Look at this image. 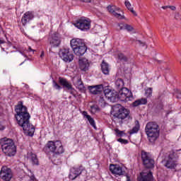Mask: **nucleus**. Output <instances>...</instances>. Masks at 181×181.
Listing matches in <instances>:
<instances>
[{
  "instance_id": "f257e3e1",
  "label": "nucleus",
  "mask_w": 181,
  "mask_h": 181,
  "mask_svg": "<svg viewBox=\"0 0 181 181\" xmlns=\"http://www.w3.org/2000/svg\"><path fill=\"white\" fill-rule=\"evenodd\" d=\"M15 111L16 112V118L20 127H22L23 131H27L29 135H33L35 133V127L30 124V115L28 112V107L24 106L22 103L16 106Z\"/></svg>"
},
{
  "instance_id": "f03ea898",
  "label": "nucleus",
  "mask_w": 181,
  "mask_h": 181,
  "mask_svg": "<svg viewBox=\"0 0 181 181\" xmlns=\"http://www.w3.org/2000/svg\"><path fill=\"white\" fill-rule=\"evenodd\" d=\"M104 94L105 98L110 101V103H117L118 100H126V101H132L134 100V96L132 95V92L128 88H122V90H119V94L115 90H111L110 89H105L104 90Z\"/></svg>"
},
{
  "instance_id": "7ed1b4c3",
  "label": "nucleus",
  "mask_w": 181,
  "mask_h": 181,
  "mask_svg": "<svg viewBox=\"0 0 181 181\" xmlns=\"http://www.w3.org/2000/svg\"><path fill=\"white\" fill-rule=\"evenodd\" d=\"M145 132L148 136L149 142L153 144L159 138V124L155 122H149L146 124Z\"/></svg>"
},
{
  "instance_id": "20e7f679",
  "label": "nucleus",
  "mask_w": 181,
  "mask_h": 181,
  "mask_svg": "<svg viewBox=\"0 0 181 181\" xmlns=\"http://www.w3.org/2000/svg\"><path fill=\"white\" fill-rule=\"evenodd\" d=\"M0 145L4 153L7 156H14L16 153V146L13 140L6 137L0 139Z\"/></svg>"
},
{
  "instance_id": "39448f33",
  "label": "nucleus",
  "mask_w": 181,
  "mask_h": 181,
  "mask_svg": "<svg viewBox=\"0 0 181 181\" xmlns=\"http://www.w3.org/2000/svg\"><path fill=\"white\" fill-rule=\"evenodd\" d=\"M141 161L146 169H153L155 168V160H153L151 153L145 151H141Z\"/></svg>"
},
{
  "instance_id": "423d86ee",
  "label": "nucleus",
  "mask_w": 181,
  "mask_h": 181,
  "mask_svg": "<svg viewBox=\"0 0 181 181\" xmlns=\"http://www.w3.org/2000/svg\"><path fill=\"white\" fill-rule=\"evenodd\" d=\"M177 158H179L177 153L172 152L162 161V163L167 169H175L177 165L175 159H177Z\"/></svg>"
},
{
  "instance_id": "0eeeda50",
  "label": "nucleus",
  "mask_w": 181,
  "mask_h": 181,
  "mask_svg": "<svg viewBox=\"0 0 181 181\" xmlns=\"http://www.w3.org/2000/svg\"><path fill=\"white\" fill-rule=\"evenodd\" d=\"M59 56L66 63H70L74 60V55L70 52V48L64 47L61 49Z\"/></svg>"
},
{
  "instance_id": "6e6552de",
  "label": "nucleus",
  "mask_w": 181,
  "mask_h": 181,
  "mask_svg": "<svg viewBox=\"0 0 181 181\" xmlns=\"http://www.w3.org/2000/svg\"><path fill=\"white\" fill-rule=\"evenodd\" d=\"M74 25L81 30H88V29H90V26H91V23L90 21L86 19V18L82 17L76 21Z\"/></svg>"
},
{
  "instance_id": "1a4fd4ad",
  "label": "nucleus",
  "mask_w": 181,
  "mask_h": 181,
  "mask_svg": "<svg viewBox=\"0 0 181 181\" xmlns=\"http://www.w3.org/2000/svg\"><path fill=\"white\" fill-rule=\"evenodd\" d=\"M0 177L5 181H10L12 179V170L11 168L3 166L0 172Z\"/></svg>"
},
{
  "instance_id": "9d476101",
  "label": "nucleus",
  "mask_w": 181,
  "mask_h": 181,
  "mask_svg": "<svg viewBox=\"0 0 181 181\" xmlns=\"http://www.w3.org/2000/svg\"><path fill=\"white\" fill-rule=\"evenodd\" d=\"M83 170H86L83 165H80L78 168H72L69 174V179L71 180H75V179H77L83 173Z\"/></svg>"
},
{
  "instance_id": "9b49d317",
  "label": "nucleus",
  "mask_w": 181,
  "mask_h": 181,
  "mask_svg": "<svg viewBox=\"0 0 181 181\" xmlns=\"http://www.w3.org/2000/svg\"><path fill=\"white\" fill-rule=\"evenodd\" d=\"M114 117L119 119H125L129 117V110L124 107H120L118 111L115 113Z\"/></svg>"
},
{
  "instance_id": "f8f14e48",
  "label": "nucleus",
  "mask_w": 181,
  "mask_h": 181,
  "mask_svg": "<svg viewBox=\"0 0 181 181\" xmlns=\"http://www.w3.org/2000/svg\"><path fill=\"white\" fill-rule=\"evenodd\" d=\"M110 170L113 175H117V176H122L125 175V170H124V168L119 165L111 164L110 166Z\"/></svg>"
},
{
  "instance_id": "ddd939ff",
  "label": "nucleus",
  "mask_w": 181,
  "mask_h": 181,
  "mask_svg": "<svg viewBox=\"0 0 181 181\" xmlns=\"http://www.w3.org/2000/svg\"><path fill=\"white\" fill-rule=\"evenodd\" d=\"M48 42L49 45L52 46V47H57L60 45L62 41H60L59 35H57V34L54 33L49 37Z\"/></svg>"
},
{
  "instance_id": "4468645a",
  "label": "nucleus",
  "mask_w": 181,
  "mask_h": 181,
  "mask_svg": "<svg viewBox=\"0 0 181 181\" xmlns=\"http://www.w3.org/2000/svg\"><path fill=\"white\" fill-rule=\"evenodd\" d=\"M59 83L62 86L63 88H66L67 91H69L71 93L74 90L73 88V85H71V83L70 81H67V79L64 78L59 77Z\"/></svg>"
},
{
  "instance_id": "2eb2a0df",
  "label": "nucleus",
  "mask_w": 181,
  "mask_h": 181,
  "mask_svg": "<svg viewBox=\"0 0 181 181\" xmlns=\"http://www.w3.org/2000/svg\"><path fill=\"white\" fill-rule=\"evenodd\" d=\"M139 181H155V180L153 179V175L151 170H144L141 173V177L139 179Z\"/></svg>"
},
{
  "instance_id": "dca6fc26",
  "label": "nucleus",
  "mask_w": 181,
  "mask_h": 181,
  "mask_svg": "<svg viewBox=\"0 0 181 181\" xmlns=\"http://www.w3.org/2000/svg\"><path fill=\"white\" fill-rule=\"evenodd\" d=\"M107 9L110 13L113 14L115 18H117V19H124V16L121 15V13H118V11H119V8L116 7L114 5H110L107 7Z\"/></svg>"
},
{
  "instance_id": "f3484780",
  "label": "nucleus",
  "mask_w": 181,
  "mask_h": 181,
  "mask_svg": "<svg viewBox=\"0 0 181 181\" xmlns=\"http://www.w3.org/2000/svg\"><path fill=\"white\" fill-rule=\"evenodd\" d=\"M70 45L72 50H74L78 47H81V46H86L84 41L80 38L72 39L71 40Z\"/></svg>"
},
{
  "instance_id": "a211bd4d",
  "label": "nucleus",
  "mask_w": 181,
  "mask_h": 181,
  "mask_svg": "<svg viewBox=\"0 0 181 181\" xmlns=\"http://www.w3.org/2000/svg\"><path fill=\"white\" fill-rule=\"evenodd\" d=\"M33 18H35V16L33 15V12L32 11L25 12L21 18V23L23 25V26H25V25L28 23V22H30V21H32Z\"/></svg>"
},
{
  "instance_id": "6ab92c4d",
  "label": "nucleus",
  "mask_w": 181,
  "mask_h": 181,
  "mask_svg": "<svg viewBox=\"0 0 181 181\" xmlns=\"http://www.w3.org/2000/svg\"><path fill=\"white\" fill-rule=\"evenodd\" d=\"M56 146L57 145V141H49L44 148V151L46 152H52L53 153Z\"/></svg>"
},
{
  "instance_id": "aec40b11",
  "label": "nucleus",
  "mask_w": 181,
  "mask_h": 181,
  "mask_svg": "<svg viewBox=\"0 0 181 181\" xmlns=\"http://www.w3.org/2000/svg\"><path fill=\"white\" fill-rule=\"evenodd\" d=\"M88 90H90V93H91V94L97 95L103 92V90H104V86L102 84L88 86Z\"/></svg>"
},
{
  "instance_id": "412c9836",
  "label": "nucleus",
  "mask_w": 181,
  "mask_h": 181,
  "mask_svg": "<svg viewBox=\"0 0 181 181\" xmlns=\"http://www.w3.org/2000/svg\"><path fill=\"white\" fill-rule=\"evenodd\" d=\"M79 67L82 71H87L88 70V67H90V64L88 63V60L86 58L79 59L78 61Z\"/></svg>"
},
{
  "instance_id": "4be33fe9",
  "label": "nucleus",
  "mask_w": 181,
  "mask_h": 181,
  "mask_svg": "<svg viewBox=\"0 0 181 181\" xmlns=\"http://www.w3.org/2000/svg\"><path fill=\"white\" fill-rule=\"evenodd\" d=\"M57 145L58 146H55L54 151L52 153L54 155H62V153H64V148H63L62 141L57 140Z\"/></svg>"
},
{
  "instance_id": "5701e85b",
  "label": "nucleus",
  "mask_w": 181,
  "mask_h": 181,
  "mask_svg": "<svg viewBox=\"0 0 181 181\" xmlns=\"http://www.w3.org/2000/svg\"><path fill=\"white\" fill-rule=\"evenodd\" d=\"M27 158L33 165H39V159H37V156H36V154L32 152L28 153Z\"/></svg>"
},
{
  "instance_id": "b1692460",
  "label": "nucleus",
  "mask_w": 181,
  "mask_h": 181,
  "mask_svg": "<svg viewBox=\"0 0 181 181\" xmlns=\"http://www.w3.org/2000/svg\"><path fill=\"white\" fill-rule=\"evenodd\" d=\"M73 52L76 56H83L87 52V47H86V45L81 46L75 49H73Z\"/></svg>"
},
{
  "instance_id": "393cba45",
  "label": "nucleus",
  "mask_w": 181,
  "mask_h": 181,
  "mask_svg": "<svg viewBox=\"0 0 181 181\" xmlns=\"http://www.w3.org/2000/svg\"><path fill=\"white\" fill-rule=\"evenodd\" d=\"M101 70L103 74H106V75L110 74V66L107 62H105L104 61L102 62Z\"/></svg>"
},
{
  "instance_id": "a878e982",
  "label": "nucleus",
  "mask_w": 181,
  "mask_h": 181,
  "mask_svg": "<svg viewBox=\"0 0 181 181\" xmlns=\"http://www.w3.org/2000/svg\"><path fill=\"white\" fill-rule=\"evenodd\" d=\"M148 103L146 98L139 99L133 103V107H138V105H145Z\"/></svg>"
},
{
  "instance_id": "bb28decb",
  "label": "nucleus",
  "mask_w": 181,
  "mask_h": 181,
  "mask_svg": "<svg viewBox=\"0 0 181 181\" xmlns=\"http://www.w3.org/2000/svg\"><path fill=\"white\" fill-rule=\"evenodd\" d=\"M124 5L127 8V9L130 11L132 13H133L134 16H138V14H136V11H134V8L131 7V3L129 1H125Z\"/></svg>"
},
{
  "instance_id": "cd10ccee",
  "label": "nucleus",
  "mask_w": 181,
  "mask_h": 181,
  "mask_svg": "<svg viewBox=\"0 0 181 181\" xmlns=\"http://www.w3.org/2000/svg\"><path fill=\"white\" fill-rule=\"evenodd\" d=\"M115 86L117 88L120 89V91H122V88H124V81L121 78H118L115 82Z\"/></svg>"
},
{
  "instance_id": "c85d7f7f",
  "label": "nucleus",
  "mask_w": 181,
  "mask_h": 181,
  "mask_svg": "<svg viewBox=\"0 0 181 181\" xmlns=\"http://www.w3.org/2000/svg\"><path fill=\"white\" fill-rule=\"evenodd\" d=\"M139 128H140V126H139V121L138 120H136L135 121V127H134L132 128V129L130 131V134H136V132H138V131H139Z\"/></svg>"
},
{
  "instance_id": "c756f323",
  "label": "nucleus",
  "mask_w": 181,
  "mask_h": 181,
  "mask_svg": "<svg viewBox=\"0 0 181 181\" xmlns=\"http://www.w3.org/2000/svg\"><path fill=\"white\" fill-rule=\"evenodd\" d=\"M118 59L122 62H128V58L122 53L118 54Z\"/></svg>"
},
{
  "instance_id": "7c9ffc66",
  "label": "nucleus",
  "mask_w": 181,
  "mask_h": 181,
  "mask_svg": "<svg viewBox=\"0 0 181 181\" xmlns=\"http://www.w3.org/2000/svg\"><path fill=\"white\" fill-rule=\"evenodd\" d=\"M88 121L89 122V124L93 127V128H95V122L94 121V119H93V117H91V116H87Z\"/></svg>"
},
{
  "instance_id": "2f4dec72",
  "label": "nucleus",
  "mask_w": 181,
  "mask_h": 181,
  "mask_svg": "<svg viewBox=\"0 0 181 181\" xmlns=\"http://www.w3.org/2000/svg\"><path fill=\"white\" fill-rule=\"evenodd\" d=\"M115 132L117 136H124V135H125L124 131H121L118 129H115Z\"/></svg>"
},
{
  "instance_id": "473e14b6",
  "label": "nucleus",
  "mask_w": 181,
  "mask_h": 181,
  "mask_svg": "<svg viewBox=\"0 0 181 181\" xmlns=\"http://www.w3.org/2000/svg\"><path fill=\"white\" fill-rule=\"evenodd\" d=\"M91 112L95 113L97 111H100V108L98 107V105H93L90 106Z\"/></svg>"
},
{
  "instance_id": "72a5a7b5",
  "label": "nucleus",
  "mask_w": 181,
  "mask_h": 181,
  "mask_svg": "<svg viewBox=\"0 0 181 181\" xmlns=\"http://www.w3.org/2000/svg\"><path fill=\"white\" fill-rule=\"evenodd\" d=\"M52 83L54 88H56V90H62V86H60L56 81H53Z\"/></svg>"
},
{
  "instance_id": "f704fd0d",
  "label": "nucleus",
  "mask_w": 181,
  "mask_h": 181,
  "mask_svg": "<svg viewBox=\"0 0 181 181\" xmlns=\"http://www.w3.org/2000/svg\"><path fill=\"white\" fill-rule=\"evenodd\" d=\"M124 30H127L128 32H132V30H134V28L128 24H124Z\"/></svg>"
},
{
  "instance_id": "c9c22d12",
  "label": "nucleus",
  "mask_w": 181,
  "mask_h": 181,
  "mask_svg": "<svg viewBox=\"0 0 181 181\" xmlns=\"http://www.w3.org/2000/svg\"><path fill=\"white\" fill-rule=\"evenodd\" d=\"M83 81H81V78L76 77V81H75V86L77 87V86H79L80 84H82Z\"/></svg>"
},
{
  "instance_id": "e433bc0d",
  "label": "nucleus",
  "mask_w": 181,
  "mask_h": 181,
  "mask_svg": "<svg viewBox=\"0 0 181 181\" xmlns=\"http://www.w3.org/2000/svg\"><path fill=\"white\" fill-rule=\"evenodd\" d=\"M146 94L147 97H151L152 95V88H148L146 90Z\"/></svg>"
},
{
  "instance_id": "4c0bfd02",
  "label": "nucleus",
  "mask_w": 181,
  "mask_h": 181,
  "mask_svg": "<svg viewBox=\"0 0 181 181\" xmlns=\"http://www.w3.org/2000/svg\"><path fill=\"white\" fill-rule=\"evenodd\" d=\"M118 142H120V144H124V145H127L128 144V140L123 139H117Z\"/></svg>"
},
{
  "instance_id": "58836bf2",
  "label": "nucleus",
  "mask_w": 181,
  "mask_h": 181,
  "mask_svg": "<svg viewBox=\"0 0 181 181\" xmlns=\"http://www.w3.org/2000/svg\"><path fill=\"white\" fill-rule=\"evenodd\" d=\"M77 88H78V90H81V91H84V84L83 83H81L79 85H78L77 86Z\"/></svg>"
},
{
  "instance_id": "ea45409f",
  "label": "nucleus",
  "mask_w": 181,
  "mask_h": 181,
  "mask_svg": "<svg viewBox=\"0 0 181 181\" xmlns=\"http://www.w3.org/2000/svg\"><path fill=\"white\" fill-rule=\"evenodd\" d=\"M118 27L119 28L120 30H125V24H124V23H119Z\"/></svg>"
},
{
  "instance_id": "a19ab883",
  "label": "nucleus",
  "mask_w": 181,
  "mask_h": 181,
  "mask_svg": "<svg viewBox=\"0 0 181 181\" xmlns=\"http://www.w3.org/2000/svg\"><path fill=\"white\" fill-rule=\"evenodd\" d=\"M99 103H102V104H105V100H104L103 97H101V96L100 97Z\"/></svg>"
},
{
  "instance_id": "79ce46f5",
  "label": "nucleus",
  "mask_w": 181,
  "mask_h": 181,
  "mask_svg": "<svg viewBox=\"0 0 181 181\" xmlns=\"http://www.w3.org/2000/svg\"><path fill=\"white\" fill-rule=\"evenodd\" d=\"M82 115H83V117H86V118H87V117H90V115H88V113H87L86 111H83L82 112Z\"/></svg>"
},
{
  "instance_id": "37998d69",
  "label": "nucleus",
  "mask_w": 181,
  "mask_h": 181,
  "mask_svg": "<svg viewBox=\"0 0 181 181\" xmlns=\"http://www.w3.org/2000/svg\"><path fill=\"white\" fill-rule=\"evenodd\" d=\"M168 8H170L171 11H175V9H176V7H175L174 6H168Z\"/></svg>"
},
{
  "instance_id": "c03bdc74",
  "label": "nucleus",
  "mask_w": 181,
  "mask_h": 181,
  "mask_svg": "<svg viewBox=\"0 0 181 181\" xmlns=\"http://www.w3.org/2000/svg\"><path fill=\"white\" fill-rule=\"evenodd\" d=\"M5 129V126L0 124V131H4Z\"/></svg>"
},
{
  "instance_id": "a18cd8bd",
  "label": "nucleus",
  "mask_w": 181,
  "mask_h": 181,
  "mask_svg": "<svg viewBox=\"0 0 181 181\" xmlns=\"http://www.w3.org/2000/svg\"><path fill=\"white\" fill-rule=\"evenodd\" d=\"M137 42H138L140 45H141V46H145V44H144V42H141V40H137Z\"/></svg>"
},
{
  "instance_id": "49530a36",
  "label": "nucleus",
  "mask_w": 181,
  "mask_h": 181,
  "mask_svg": "<svg viewBox=\"0 0 181 181\" xmlns=\"http://www.w3.org/2000/svg\"><path fill=\"white\" fill-rule=\"evenodd\" d=\"M6 42L4 40H0V45H4V43H6Z\"/></svg>"
},
{
  "instance_id": "de8ad7c7",
  "label": "nucleus",
  "mask_w": 181,
  "mask_h": 181,
  "mask_svg": "<svg viewBox=\"0 0 181 181\" xmlns=\"http://www.w3.org/2000/svg\"><path fill=\"white\" fill-rule=\"evenodd\" d=\"M161 8L162 9H168V8H169V6H163Z\"/></svg>"
},
{
  "instance_id": "09e8293b",
  "label": "nucleus",
  "mask_w": 181,
  "mask_h": 181,
  "mask_svg": "<svg viewBox=\"0 0 181 181\" xmlns=\"http://www.w3.org/2000/svg\"><path fill=\"white\" fill-rule=\"evenodd\" d=\"M28 52H35V49H33L32 47H28Z\"/></svg>"
},
{
  "instance_id": "8fccbe9b",
  "label": "nucleus",
  "mask_w": 181,
  "mask_h": 181,
  "mask_svg": "<svg viewBox=\"0 0 181 181\" xmlns=\"http://www.w3.org/2000/svg\"><path fill=\"white\" fill-rule=\"evenodd\" d=\"M18 52L21 53V54H22L23 56H24V57H28V56L25 55V54L22 52V51H18Z\"/></svg>"
},
{
  "instance_id": "3c124183",
  "label": "nucleus",
  "mask_w": 181,
  "mask_h": 181,
  "mask_svg": "<svg viewBox=\"0 0 181 181\" xmlns=\"http://www.w3.org/2000/svg\"><path fill=\"white\" fill-rule=\"evenodd\" d=\"M83 2H91V0H81Z\"/></svg>"
},
{
  "instance_id": "603ef678",
  "label": "nucleus",
  "mask_w": 181,
  "mask_h": 181,
  "mask_svg": "<svg viewBox=\"0 0 181 181\" xmlns=\"http://www.w3.org/2000/svg\"><path fill=\"white\" fill-rule=\"evenodd\" d=\"M177 94H180V92L178 90H176Z\"/></svg>"
},
{
  "instance_id": "864d4df0",
  "label": "nucleus",
  "mask_w": 181,
  "mask_h": 181,
  "mask_svg": "<svg viewBox=\"0 0 181 181\" xmlns=\"http://www.w3.org/2000/svg\"><path fill=\"white\" fill-rule=\"evenodd\" d=\"M23 63H25V62H23V63H21V64H20V66H22V64H23Z\"/></svg>"
},
{
  "instance_id": "5fc2aeb1",
  "label": "nucleus",
  "mask_w": 181,
  "mask_h": 181,
  "mask_svg": "<svg viewBox=\"0 0 181 181\" xmlns=\"http://www.w3.org/2000/svg\"><path fill=\"white\" fill-rule=\"evenodd\" d=\"M179 151H180V150H176L175 152H179Z\"/></svg>"
},
{
  "instance_id": "6e6d98bb",
  "label": "nucleus",
  "mask_w": 181,
  "mask_h": 181,
  "mask_svg": "<svg viewBox=\"0 0 181 181\" xmlns=\"http://www.w3.org/2000/svg\"><path fill=\"white\" fill-rule=\"evenodd\" d=\"M176 97H177V98H179V95H177Z\"/></svg>"
},
{
  "instance_id": "4d7b16f0",
  "label": "nucleus",
  "mask_w": 181,
  "mask_h": 181,
  "mask_svg": "<svg viewBox=\"0 0 181 181\" xmlns=\"http://www.w3.org/2000/svg\"><path fill=\"white\" fill-rule=\"evenodd\" d=\"M41 56H43V54H42Z\"/></svg>"
}]
</instances>
